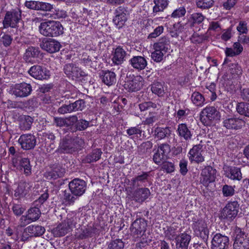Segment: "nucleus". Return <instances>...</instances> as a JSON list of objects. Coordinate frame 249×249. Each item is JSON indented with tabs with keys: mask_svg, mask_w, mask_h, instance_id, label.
Returning <instances> with one entry per match:
<instances>
[{
	"mask_svg": "<svg viewBox=\"0 0 249 249\" xmlns=\"http://www.w3.org/2000/svg\"><path fill=\"white\" fill-rule=\"evenodd\" d=\"M151 90L153 93L159 97L163 96L165 93L163 85L159 82H154L151 85Z\"/></svg>",
	"mask_w": 249,
	"mask_h": 249,
	"instance_id": "nucleus-41",
	"label": "nucleus"
},
{
	"mask_svg": "<svg viewBox=\"0 0 249 249\" xmlns=\"http://www.w3.org/2000/svg\"><path fill=\"white\" fill-rule=\"evenodd\" d=\"M64 71L69 77L78 78L85 75V72L82 71L80 68L72 63L66 64L64 67Z\"/></svg>",
	"mask_w": 249,
	"mask_h": 249,
	"instance_id": "nucleus-21",
	"label": "nucleus"
},
{
	"mask_svg": "<svg viewBox=\"0 0 249 249\" xmlns=\"http://www.w3.org/2000/svg\"><path fill=\"white\" fill-rule=\"evenodd\" d=\"M225 175L227 178L232 180H240L242 178L240 168L236 167H229L226 171Z\"/></svg>",
	"mask_w": 249,
	"mask_h": 249,
	"instance_id": "nucleus-31",
	"label": "nucleus"
},
{
	"mask_svg": "<svg viewBox=\"0 0 249 249\" xmlns=\"http://www.w3.org/2000/svg\"><path fill=\"white\" fill-rule=\"evenodd\" d=\"M26 214L29 217V218L34 222L38 220L41 214L40 209L37 207H31L26 212Z\"/></svg>",
	"mask_w": 249,
	"mask_h": 249,
	"instance_id": "nucleus-42",
	"label": "nucleus"
},
{
	"mask_svg": "<svg viewBox=\"0 0 249 249\" xmlns=\"http://www.w3.org/2000/svg\"><path fill=\"white\" fill-rule=\"evenodd\" d=\"M161 102L158 101L157 102H152L151 101L145 102L140 104L139 105L140 109H150V108H160L161 107Z\"/></svg>",
	"mask_w": 249,
	"mask_h": 249,
	"instance_id": "nucleus-46",
	"label": "nucleus"
},
{
	"mask_svg": "<svg viewBox=\"0 0 249 249\" xmlns=\"http://www.w3.org/2000/svg\"><path fill=\"white\" fill-rule=\"evenodd\" d=\"M102 81L107 86H111L116 83V74L111 71H102L100 73Z\"/></svg>",
	"mask_w": 249,
	"mask_h": 249,
	"instance_id": "nucleus-27",
	"label": "nucleus"
},
{
	"mask_svg": "<svg viewBox=\"0 0 249 249\" xmlns=\"http://www.w3.org/2000/svg\"><path fill=\"white\" fill-rule=\"evenodd\" d=\"M40 34L45 36L56 37L63 33V27L58 21L48 20L41 22L39 26Z\"/></svg>",
	"mask_w": 249,
	"mask_h": 249,
	"instance_id": "nucleus-1",
	"label": "nucleus"
},
{
	"mask_svg": "<svg viewBox=\"0 0 249 249\" xmlns=\"http://www.w3.org/2000/svg\"><path fill=\"white\" fill-rule=\"evenodd\" d=\"M220 114L218 110H202L200 113V120L205 125H210L213 120H219Z\"/></svg>",
	"mask_w": 249,
	"mask_h": 249,
	"instance_id": "nucleus-7",
	"label": "nucleus"
},
{
	"mask_svg": "<svg viewBox=\"0 0 249 249\" xmlns=\"http://www.w3.org/2000/svg\"><path fill=\"white\" fill-rule=\"evenodd\" d=\"M216 171L211 166H207L202 170L200 182L205 186L215 181Z\"/></svg>",
	"mask_w": 249,
	"mask_h": 249,
	"instance_id": "nucleus-5",
	"label": "nucleus"
},
{
	"mask_svg": "<svg viewBox=\"0 0 249 249\" xmlns=\"http://www.w3.org/2000/svg\"><path fill=\"white\" fill-rule=\"evenodd\" d=\"M18 142L21 147L26 150L34 148L36 143V138L31 134L21 135Z\"/></svg>",
	"mask_w": 249,
	"mask_h": 249,
	"instance_id": "nucleus-11",
	"label": "nucleus"
},
{
	"mask_svg": "<svg viewBox=\"0 0 249 249\" xmlns=\"http://www.w3.org/2000/svg\"><path fill=\"white\" fill-rule=\"evenodd\" d=\"M146 227V221L143 218H139L133 222L130 230L133 236L137 239L139 237V235H142V233H145Z\"/></svg>",
	"mask_w": 249,
	"mask_h": 249,
	"instance_id": "nucleus-12",
	"label": "nucleus"
},
{
	"mask_svg": "<svg viewBox=\"0 0 249 249\" xmlns=\"http://www.w3.org/2000/svg\"><path fill=\"white\" fill-rule=\"evenodd\" d=\"M85 142L80 137L68 136L63 139L60 143V147L64 153H72L79 151L84 147Z\"/></svg>",
	"mask_w": 249,
	"mask_h": 249,
	"instance_id": "nucleus-2",
	"label": "nucleus"
},
{
	"mask_svg": "<svg viewBox=\"0 0 249 249\" xmlns=\"http://www.w3.org/2000/svg\"><path fill=\"white\" fill-rule=\"evenodd\" d=\"M178 135L183 138L185 140L187 141L191 139V132L188 128L186 124H178Z\"/></svg>",
	"mask_w": 249,
	"mask_h": 249,
	"instance_id": "nucleus-38",
	"label": "nucleus"
},
{
	"mask_svg": "<svg viewBox=\"0 0 249 249\" xmlns=\"http://www.w3.org/2000/svg\"><path fill=\"white\" fill-rule=\"evenodd\" d=\"M70 230L67 226L66 223L63 221L58 225L52 230V233L55 237H61L66 234Z\"/></svg>",
	"mask_w": 249,
	"mask_h": 249,
	"instance_id": "nucleus-35",
	"label": "nucleus"
},
{
	"mask_svg": "<svg viewBox=\"0 0 249 249\" xmlns=\"http://www.w3.org/2000/svg\"><path fill=\"white\" fill-rule=\"evenodd\" d=\"M65 169L60 167L54 168L50 171L47 172L44 174V177L48 179H56L58 178L63 177L65 174Z\"/></svg>",
	"mask_w": 249,
	"mask_h": 249,
	"instance_id": "nucleus-30",
	"label": "nucleus"
},
{
	"mask_svg": "<svg viewBox=\"0 0 249 249\" xmlns=\"http://www.w3.org/2000/svg\"><path fill=\"white\" fill-rule=\"evenodd\" d=\"M28 232H29L32 237H39L42 235L45 229L44 227L39 225H31L28 227Z\"/></svg>",
	"mask_w": 249,
	"mask_h": 249,
	"instance_id": "nucleus-36",
	"label": "nucleus"
},
{
	"mask_svg": "<svg viewBox=\"0 0 249 249\" xmlns=\"http://www.w3.org/2000/svg\"><path fill=\"white\" fill-rule=\"evenodd\" d=\"M150 172H142L132 178L131 183L133 188L142 186H145L147 184H150Z\"/></svg>",
	"mask_w": 249,
	"mask_h": 249,
	"instance_id": "nucleus-16",
	"label": "nucleus"
},
{
	"mask_svg": "<svg viewBox=\"0 0 249 249\" xmlns=\"http://www.w3.org/2000/svg\"><path fill=\"white\" fill-rule=\"evenodd\" d=\"M128 11L124 7L119 6L115 11V16L113 21L115 25L118 26V28L122 27L127 20V15Z\"/></svg>",
	"mask_w": 249,
	"mask_h": 249,
	"instance_id": "nucleus-17",
	"label": "nucleus"
},
{
	"mask_svg": "<svg viewBox=\"0 0 249 249\" xmlns=\"http://www.w3.org/2000/svg\"><path fill=\"white\" fill-rule=\"evenodd\" d=\"M19 125L21 130H26L31 128L33 119L28 115H21L19 117Z\"/></svg>",
	"mask_w": 249,
	"mask_h": 249,
	"instance_id": "nucleus-34",
	"label": "nucleus"
},
{
	"mask_svg": "<svg viewBox=\"0 0 249 249\" xmlns=\"http://www.w3.org/2000/svg\"><path fill=\"white\" fill-rule=\"evenodd\" d=\"M102 154V152L100 149H94L91 153L84 157L82 160V161L84 163H90L95 162L100 159Z\"/></svg>",
	"mask_w": 249,
	"mask_h": 249,
	"instance_id": "nucleus-32",
	"label": "nucleus"
},
{
	"mask_svg": "<svg viewBox=\"0 0 249 249\" xmlns=\"http://www.w3.org/2000/svg\"><path fill=\"white\" fill-rule=\"evenodd\" d=\"M94 229L91 226L84 227L81 229V232L78 235L80 239H85L89 237H92L94 233Z\"/></svg>",
	"mask_w": 249,
	"mask_h": 249,
	"instance_id": "nucleus-44",
	"label": "nucleus"
},
{
	"mask_svg": "<svg viewBox=\"0 0 249 249\" xmlns=\"http://www.w3.org/2000/svg\"><path fill=\"white\" fill-rule=\"evenodd\" d=\"M127 55L124 49L122 47L118 46L112 52V62L115 65H121L126 60Z\"/></svg>",
	"mask_w": 249,
	"mask_h": 249,
	"instance_id": "nucleus-20",
	"label": "nucleus"
},
{
	"mask_svg": "<svg viewBox=\"0 0 249 249\" xmlns=\"http://www.w3.org/2000/svg\"><path fill=\"white\" fill-rule=\"evenodd\" d=\"M171 131L169 127H157L154 130L155 138L158 140L163 139L171 135Z\"/></svg>",
	"mask_w": 249,
	"mask_h": 249,
	"instance_id": "nucleus-33",
	"label": "nucleus"
},
{
	"mask_svg": "<svg viewBox=\"0 0 249 249\" xmlns=\"http://www.w3.org/2000/svg\"><path fill=\"white\" fill-rule=\"evenodd\" d=\"M212 249H228L229 246V238L220 233L215 234L211 241Z\"/></svg>",
	"mask_w": 249,
	"mask_h": 249,
	"instance_id": "nucleus-10",
	"label": "nucleus"
},
{
	"mask_svg": "<svg viewBox=\"0 0 249 249\" xmlns=\"http://www.w3.org/2000/svg\"><path fill=\"white\" fill-rule=\"evenodd\" d=\"M45 143V147H46V151L50 152L54 148V144L53 143L55 139V136L53 133H45L44 134Z\"/></svg>",
	"mask_w": 249,
	"mask_h": 249,
	"instance_id": "nucleus-39",
	"label": "nucleus"
},
{
	"mask_svg": "<svg viewBox=\"0 0 249 249\" xmlns=\"http://www.w3.org/2000/svg\"><path fill=\"white\" fill-rule=\"evenodd\" d=\"M157 150L162 155L167 157L171 151L170 146L166 143H161L159 145Z\"/></svg>",
	"mask_w": 249,
	"mask_h": 249,
	"instance_id": "nucleus-55",
	"label": "nucleus"
},
{
	"mask_svg": "<svg viewBox=\"0 0 249 249\" xmlns=\"http://www.w3.org/2000/svg\"><path fill=\"white\" fill-rule=\"evenodd\" d=\"M194 231L195 234L202 239L205 242L208 241L209 231L207 223L203 220H198L194 225Z\"/></svg>",
	"mask_w": 249,
	"mask_h": 249,
	"instance_id": "nucleus-9",
	"label": "nucleus"
},
{
	"mask_svg": "<svg viewBox=\"0 0 249 249\" xmlns=\"http://www.w3.org/2000/svg\"><path fill=\"white\" fill-rule=\"evenodd\" d=\"M191 240V236L186 232L180 233L176 237V249H188Z\"/></svg>",
	"mask_w": 249,
	"mask_h": 249,
	"instance_id": "nucleus-22",
	"label": "nucleus"
},
{
	"mask_svg": "<svg viewBox=\"0 0 249 249\" xmlns=\"http://www.w3.org/2000/svg\"><path fill=\"white\" fill-rule=\"evenodd\" d=\"M163 30L164 28L162 26H158L154 29L152 33L148 35V38L151 39L158 37L163 33Z\"/></svg>",
	"mask_w": 249,
	"mask_h": 249,
	"instance_id": "nucleus-59",
	"label": "nucleus"
},
{
	"mask_svg": "<svg viewBox=\"0 0 249 249\" xmlns=\"http://www.w3.org/2000/svg\"><path fill=\"white\" fill-rule=\"evenodd\" d=\"M234 236L235 237L234 241H237L238 240L240 241H245V240H248L246 237V235L244 231L239 227H235L234 231Z\"/></svg>",
	"mask_w": 249,
	"mask_h": 249,
	"instance_id": "nucleus-50",
	"label": "nucleus"
},
{
	"mask_svg": "<svg viewBox=\"0 0 249 249\" xmlns=\"http://www.w3.org/2000/svg\"><path fill=\"white\" fill-rule=\"evenodd\" d=\"M98 57L97 53L95 51L91 50L83 53L81 60L85 66L95 70L98 66Z\"/></svg>",
	"mask_w": 249,
	"mask_h": 249,
	"instance_id": "nucleus-8",
	"label": "nucleus"
},
{
	"mask_svg": "<svg viewBox=\"0 0 249 249\" xmlns=\"http://www.w3.org/2000/svg\"><path fill=\"white\" fill-rule=\"evenodd\" d=\"M214 4L213 0H196L197 7L201 9H209Z\"/></svg>",
	"mask_w": 249,
	"mask_h": 249,
	"instance_id": "nucleus-45",
	"label": "nucleus"
},
{
	"mask_svg": "<svg viewBox=\"0 0 249 249\" xmlns=\"http://www.w3.org/2000/svg\"><path fill=\"white\" fill-rule=\"evenodd\" d=\"M165 236L170 240H175L177 235V231L175 228L173 226L169 227L165 232Z\"/></svg>",
	"mask_w": 249,
	"mask_h": 249,
	"instance_id": "nucleus-53",
	"label": "nucleus"
},
{
	"mask_svg": "<svg viewBox=\"0 0 249 249\" xmlns=\"http://www.w3.org/2000/svg\"><path fill=\"white\" fill-rule=\"evenodd\" d=\"M72 109H83L86 107L85 102L83 100H79L69 105Z\"/></svg>",
	"mask_w": 249,
	"mask_h": 249,
	"instance_id": "nucleus-63",
	"label": "nucleus"
},
{
	"mask_svg": "<svg viewBox=\"0 0 249 249\" xmlns=\"http://www.w3.org/2000/svg\"><path fill=\"white\" fill-rule=\"evenodd\" d=\"M190 18L194 23L199 24L203 21L204 17L201 13H195L191 15Z\"/></svg>",
	"mask_w": 249,
	"mask_h": 249,
	"instance_id": "nucleus-61",
	"label": "nucleus"
},
{
	"mask_svg": "<svg viewBox=\"0 0 249 249\" xmlns=\"http://www.w3.org/2000/svg\"><path fill=\"white\" fill-rule=\"evenodd\" d=\"M40 51L37 47L30 46L25 51L23 58L27 63H33L34 58H38Z\"/></svg>",
	"mask_w": 249,
	"mask_h": 249,
	"instance_id": "nucleus-25",
	"label": "nucleus"
},
{
	"mask_svg": "<svg viewBox=\"0 0 249 249\" xmlns=\"http://www.w3.org/2000/svg\"><path fill=\"white\" fill-rule=\"evenodd\" d=\"M12 209L14 213L17 216L21 215L25 210V209L19 204H14Z\"/></svg>",
	"mask_w": 249,
	"mask_h": 249,
	"instance_id": "nucleus-57",
	"label": "nucleus"
},
{
	"mask_svg": "<svg viewBox=\"0 0 249 249\" xmlns=\"http://www.w3.org/2000/svg\"><path fill=\"white\" fill-rule=\"evenodd\" d=\"M224 125L229 129L238 130L245 125V122L243 119L231 118L226 119L223 122Z\"/></svg>",
	"mask_w": 249,
	"mask_h": 249,
	"instance_id": "nucleus-24",
	"label": "nucleus"
},
{
	"mask_svg": "<svg viewBox=\"0 0 249 249\" xmlns=\"http://www.w3.org/2000/svg\"><path fill=\"white\" fill-rule=\"evenodd\" d=\"M150 192L147 188H141L135 190L132 194V198L139 203L144 202L150 195Z\"/></svg>",
	"mask_w": 249,
	"mask_h": 249,
	"instance_id": "nucleus-23",
	"label": "nucleus"
},
{
	"mask_svg": "<svg viewBox=\"0 0 249 249\" xmlns=\"http://www.w3.org/2000/svg\"><path fill=\"white\" fill-rule=\"evenodd\" d=\"M20 19L21 11L19 9H13L7 11L3 20V27L5 28L9 27L16 28Z\"/></svg>",
	"mask_w": 249,
	"mask_h": 249,
	"instance_id": "nucleus-3",
	"label": "nucleus"
},
{
	"mask_svg": "<svg viewBox=\"0 0 249 249\" xmlns=\"http://www.w3.org/2000/svg\"><path fill=\"white\" fill-rule=\"evenodd\" d=\"M204 98L202 95L199 92H194L192 95V102L196 106H200L202 105L204 102Z\"/></svg>",
	"mask_w": 249,
	"mask_h": 249,
	"instance_id": "nucleus-51",
	"label": "nucleus"
},
{
	"mask_svg": "<svg viewBox=\"0 0 249 249\" xmlns=\"http://www.w3.org/2000/svg\"><path fill=\"white\" fill-rule=\"evenodd\" d=\"M89 125V122L85 120H80L76 124V128L79 130H84Z\"/></svg>",
	"mask_w": 249,
	"mask_h": 249,
	"instance_id": "nucleus-64",
	"label": "nucleus"
},
{
	"mask_svg": "<svg viewBox=\"0 0 249 249\" xmlns=\"http://www.w3.org/2000/svg\"><path fill=\"white\" fill-rule=\"evenodd\" d=\"M186 9L183 7H179L174 11L171 15V17L174 18H180L185 15Z\"/></svg>",
	"mask_w": 249,
	"mask_h": 249,
	"instance_id": "nucleus-62",
	"label": "nucleus"
},
{
	"mask_svg": "<svg viewBox=\"0 0 249 249\" xmlns=\"http://www.w3.org/2000/svg\"><path fill=\"white\" fill-rule=\"evenodd\" d=\"M202 145L199 144L194 145L188 153L189 159L191 162L200 163L204 161V158L201 152Z\"/></svg>",
	"mask_w": 249,
	"mask_h": 249,
	"instance_id": "nucleus-18",
	"label": "nucleus"
},
{
	"mask_svg": "<svg viewBox=\"0 0 249 249\" xmlns=\"http://www.w3.org/2000/svg\"><path fill=\"white\" fill-rule=\"evenodd\" d=\"M32 91L30 84L23 82L16 84L10 90V93L17 97H25L29 96Z\"/></svg>",
	"mask_w": 249,
	"mask_h": 249,
	"instance_id": "nucleus-4",
	"label": "nucleus"
},
{
	"mask_svg": "<svg viewBox=\"0 0 249 249\" xmlns=\"http://www.w3.org/2000/svg\"><path fill=\"white\" fill-rule=\"evenodd\" d=\"M78 197V196H75L71 193H70L66 191L64 192L63 199L66 205L73 204Z\"/></svg>",
	"mask_w": 249,
	"mask_h": 249,
	"instance_id": "nucleus-47",
	"label": "nucleus"
},
{
	"mask_svg": "<svg viewBox=\"0 0 249 249\" xmlns=\"http://www.w3.org/2000/svg\"><path fill=\"white\" fill-rule=\"evenodd\" d=\"M124 243L120 239L112 240L108 244L107 249H123Z\"/></svg>",
	"mask_w": 249,
	"mask_h": 249,
	"instance_id": "nucleus-49",
	"label": "nucleus"
},
{
	"mask_svg": "<svg viewBox=\"0 0 249 249\" xmlns=\"http://www.w3.org/2000/svg\"><path fill=\"white\" fill-rule=\"evenodd\" d=\"M40 47L48 53H53L58 52L61 47V45L58 41L49 38L43 40L40 43Z\"/></svg>",
	"mask_w": 249,
	"mask_h": 249,
	"instance_id": "nucleus-14",
	"label": "nucleus"
},
{
	"mask_svg": "<svg viewBox=\"0 0 249 249\" xmlns=\"http://www.w3.org/2000/svg\"><path fill=\"white\" fill-rule=\"evenodd\" d=\"M166 158L167 157L162 155L157 150L153 155V160L155 163L159 164L162 162V160H165Z\"/></svg>",
	"mask_w": 249,
	"mask_h": 249,
	"instance_id": "nucleus-60",
	"label": "nucleus"
},
{
	"mask_svg": "<svg viewBox=\"0 0 249 249\" xmlns=\"http://www.w3.org/2000/svg\"><path fill=\"white\" fill-rule=\"evenodd\" d=\"M233 249H249V240L234 241L233 245Z\"/></svg>",
	"mask_w": 249,
	"mask_h": 249,
	"instance_id": "nucleus-52",
	"label": "nucleus"
},
{
	"mask_svg": "<svg viewBox=\"0 0 249 249\" xmlns=\"http://www.w3.org/2000/svg\"><path fill=\"white\" fill-rule=\"evenodd\" d=\"M168 0H153L155 6L153 8V12L157 13L162 12L168 5Z\"/></svg>",
	"mask_w": 249,
	"mask_h": 249,
	"instance_id": "nucleus-40",
	"label": "nucleus"
},
{
	"mask_svg": "<svg viewBox=\"0 0 249 249\" xmlns=\"http://www.w3.org/2000/svg\"><path fill=\"white\" fill-rule=\"evenodd\" d=\"M153 48L166 53L170 48V41L169 37L166 36L160 37L154 44Z\"/></svg>",
	"mask_w": 249,
	"mask_h": 249,
	"instance_id": "nucleus-29",
	"label": "nucleus"
},
{
	"mask_svg": "<svg viewBox=\"0 0 249 249\" xmlns=\"http://www.w3.org/2000/svg\"><path fill=\"white\" fill-rule=\"evenodd\" d=\"M129 63L134 69L139 71L144 69L147 65L146 60L142 56H134L129 60Z\"/></svg>",
	"mask_w": 249,
	"mask_h": 249,
	"instance_id": "nucleus-26",
	"label": "nucleus"
},
{
	"mask_svg": "<svg viewBox=\"0 0 249 249\" xmlns=\"http://www.w3.org/2000/svg\"><path fill=\"white\" fill-rule=\"evenodd\" d=\"M161 168L163 170H165L166 173H171L174 171L175 166L174 164L169 161H164L162 162Z\"/></svg>",
	"mask_w": 249,
	"mask_h": 249,
	"instance_id": "nucleus-58",
	"label": "nucleus"
},
{
	"mask_svg": "<svg viewBox=\"0 0 249 249\" xmlns=\"http://www.w3.org/2000/svg\"><path fill=\"white\" fill-rule=\"evenodd\" d=\"M77 217L73 213H69L67 218L63 221L66 223L67 226L71 230L75 227L77 223Z\"/></svg>",
	"mask_w": 249,
	"mask_h": 249,
	"instance_id": "nucleus-43",
	"label": "nucleus"
},
{
	"mask_svg": "<svg viewBox=\"0 0 249 249\" xmlns=\"http://www.w3.org/2000/svg\"><path fill=\"white\" fill-rule=\"evenodd\" d=\"M141 77L137 76L131 80L125 81L124 84V88L129 92H135L140 90L142 87V84L140 79Z\"/></svg>",
	"mask_w": 249,
	"mask_h": 249,
	"instance_id": "nucleus-28",
	"label": "nucleus"
},
{
	"mask_svg": "<svg viewBox=\"0 0 249 249\" xmlns=\"http://www.w3.org/2000/svg\"><path fill=\"white\" fill-rule=\"evenodd\" d=\"M239 208V205L237 201L229 202L223 210V216L227 219L234 218L238 213Z\"/></svg>",
	"mask_w": 249,
	"mask_h": 249,
	"instance_id": "nucleus-15",
	"label": "nucleus"
},
{
	"mask_svg": "<svg viewBox=\"0 0 249 249\" xmlns=\"http://www.w3.org/2000/svg\"><path fill=\"white\" fill-rule=\"evenodd\" d=\"M28 72L32 77L38 80L47 79L50 76L49 71L38 65L31 67Z\"/></svg>",
	"mask_w": 249,
	"mask_h": 249,
	"instance_id": "nucleus-13",
	"label": "nucleus"
},
{
	"mask_svg": "<svg viewBox=\"0 0 249 249\" xmlns=\"http://www.w3.org/2000/svg\"><path fill=\"white\" fill-rule=\"evenodd\" d=\"M37 11H51L53 9V5L50 3L38 1Z\"/></svg>",
	"mask_w": 249,
	"mask_h": 249,
	"instance_id": "nucleus-56",
	"label": "nucleus"
},
{
	"mask_svg": "<svg viewBox=\"0 0 249 249\" xmlns=\"http://www.w3.org/2000/svg\"><path fill=\"white\" fill-rule=\"evenodd\" d=\"M234 187L224 185L222 187V194L224 197L231 196L235 193Z\"/></svg>",
	"mask_w": 249,
	"mask_h": 249,
	"instance_id": "nucleus-54",
	"label": "nucleus"
},
{
	"mask_svg": "<svg viewBox=\"0 0 249 249\" xmlns=\"http://www.w3.org/2000/svg\"><path fill=\"white\" fill-rule=\"evenodd\" d=\"M71 193L75 196H80L83 195L87 188L86 182L79 178H74L69 184Z\"/></svg>",
	"mask_w": 249,
	"mask_h": 249,
	"instance_id": "nucleus-6",
	"label": "nucleus"
},
{
	"mask_svg": "<svg viewBox=\"0 0 249 249\" xmlns=\"http://www.w3.org/2000/svg\"><path fill=\"white\" fill-rule=\"evenodd\" d=\"M32 185L25 181L19 182L14 190V196L18 198L24 197L31 191Z\"/></svg>",
	"mask_w": 249,
	"mask_h": 249,
	"instance_id": "nucleus-19",
	"label": "nucleus"
},
{
	"mask_svg": "<svg viewBox=\"0 0 249 249\" xmlns=\"http://www.w3.org/2000/svg\"><path fill=\"white\" fill-rule=\"evenodd\" d=\"M154 51L151 53L152 59L156 62H161L163 59L164 55L166 53L156 48H154Z\"/></svg>",
	"mask_w": 249,
	"mask_h": 249,
	"instance_id": "nucleus-48",
	"label": "nucleus"
},
{
	"mask_svg": "<svg viewBox=\"0 0 249 249\" xmlns=\"http://www.w3.org/2000/svg\"><path fill=\"white\" fill-rule=\"evenodd\" d=\"M20 168L23 171L24 174L26 176H29L32 174V166L29 159L22 158L19 161Z\"/></svg>",
	"mask_w": 249,
	"mask_h": 249,
	"instance_id": "nucleus-37",
	"label": "nucleus"
}]
</instances>
